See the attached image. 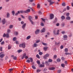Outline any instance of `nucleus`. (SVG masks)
<instances>
[{
	"mask_svg": "<svg viewBox=\"0 0 73 73\" xmlns=\"http://www.w3.org/2000/svg\"><path fill=\"white\" fill-rule=\"evenodd\" d=\"M36 57L37 58H38L39 59H40V56H39V55H38V54H37L36 55Z\"/></svg>",
	"mask_w": 73,
	"mask_h": 73,
	"instance_id": "obj_24",
	"label": "nucleus"
},
{
	"mask_svg": "<svg viewBox=\"0 0 73 73\" xmlns=\"http://www.w3.org/2000/svg\"><path fill=\"white\" fill-rule=\"evenodd\" d=\"M2 22L3 23V24H5V23H6L7 21L5 20V19H4L3 20H2Z\"/></svg>",
	"mask_w": 73,
	"mask_h": 73,
	"instance_id": "obj_8",
	"label": "nucleus"
},
{
	"mask_svg": "<svg viewBox=\"0 0 73 73\" xmlns=\"http://www.w3.org/2000/svg\"><path fill=\"white\" fill-rule=\"evenodd\" d=\"M42 54H43V53L41 52H39V55H42Z\"/></svg>",
	"mask_w": 73,
	"mask_h": 73,
	"instance_id": "obj_37",
	"label": "nucleus"
},
{
	"mask_svg": "<svg viewBox=\"0 0 73 73\" xmlns=\"http://www.w3.org/2000/svg\"><path fill=\"white\" fill-rule=\"evenodd\" d=\"M14 34L15 35H17L18 34V33L17 32L15 31V32Z\"/></svg>",
	"mask_w": 73,
	"mask_h": 73,
	"instance_id": "obj_29",
	"label": "nucleus"
},
{
	"mask_svg": "<svg viewBox=\"0 0 73 73\" xmlns=\"http://www.w3.org/2000/svg\"><path fill=\"white\" fill-rule=\"evenodd\" d=\"M45 64L46 65H49V62L48 61H46L45 62Z\"/></svg>",
	"mask_w": 73,
	"mask_h": 73,
	"instance_id": "obj_23",
	"label": "nucleus"
},
{
	"mask_svg": "<svg viewBox=\"0 0 73 73\" xmlns=\"http://www.w3.org/2000/svg\"><path fill=\"white\" fill-rule=\"evenodd\" d=\"M26 44L25 42H23L19 45L20 47H22L23 48H25V46Z\"/></svg>",
	"mask_w": 73,
	"mask_h": 73,
	"instance_id": "obj_1",
	"label": "nucleus"
},
{
	"mask_svg": "<svg viewBox=\"0 0 73 73\" xmlns=\"http://www.w3.org/2000/svg\"><path fill=\"white\" fill-rule=\"evenodd\" d=\"M69 8H70V7H69L67 6V10H69Z\"/></svg>",
	"mask_w": 73,
	"mask_h": 73,
	"instance_id": "obj_56",
	"label": "nucleus"
},
{
	"mask_svg": "<svg viewBox=\"0 0 73 73\" xmlns=\"http://www.w3.org/2000/svg\"><path fill=\"white\" fill-rule=\"evenodd\" d=\"M44 23H41V26H44Z\"/></svg>",
	"mask_w": 73,
	"mask_h": 73,
	"instance_id": "obj_62",
	"label": "nucleus"
},
{
	"mask_svg": "<svg viewBox=\"0 0 73 73\" xmlns=\"http://www.w3.org/2000/svg\"><path fill=\"white\" fill-rule=\"evenodd\" d=\"M23 50H17V52H18V53H20V52H22Z\"/></svg>",
	"mask_w": 73,
	"mask_h": 73,
	"instance_id": "obj_27",
	"label": "nucleus"
},
{
	"mask_svg": "<svg viewBox=\"0 0 73 73\" xmlns=\"http://www.w3.org/2000/svg\"><path fill=\"white\" fill-rule=\"evenodd\" d=\"M55 69V68L54 67H51L49 68V70H53L54 69Z\"/></svg>",
	"mask_w": 73,
	"mask_h": 73,
	"instance_id": "obj_12",
	"label": "nucleus"
},
{
	"mask_svg": "<svg viewBox=\"0 0 73 73\" xmlns=\"http://www.w3.org/2000/svg\"><path fill=\"white\" fill-rule=\"evenodd\" d=\"M42 44H43V45H46V44L44 42H43L42 43Z\"/></svg>",
	"mask_w": 73,
	"mask_h": 73,
	"instance_id": "obj_57",
	"label": "nucleus"
},
{
	"mask_svg": "<svg viewBox=\"0 0 73 73\" xmlns=\"http://www.w3.org/2000/svg\"><path fill=\"white\" fill-rule=\"evenodd\" d=\"M62 6H65V3H63L62 4Z\"/></svg>",
	"mask_w": 73,
	"mask_h": 73,
	"instance_id": "obj_49",
	"label": "nucleus"
},
{
	"mask_svg": "<svg viewBox=\"0 0 73 73\" xmlns=\"http://www.w3.org/2000/svg\"><path fill=\"white\" fill-rule=\"evenodd\" d=\"M3 49V47H1L0 48V50L1 51V52H2V51L3 50H2Z\"/></svg>",
	"mask_w": 73,
	"mask_h": 73,
	"instance_id": "obj_51",
	"label": "nucleus"
},
{
	"mask_svg": "<svg viewBox=\"0 0 73 73\" xmlns=\"http://www.w3.org/2000/svg\"><path fill=\"white\" fill-rule=\"evenodd\" d=\"M39 67H44V65L40 64L39 66Z\"/></svg>",
	"mask_w": 73,
	"mask_h": 73,
	"instance_id": "obj_35",
	"label": "nucleus"
},
{
	"mask_svg": "<svg viewBox=\"0 0 73 73\" xmlns=\"http://www.w3.org/2000/svg\"><path fill=\"white\" fill-rule=\"evenodd\" d=\"M45 32V29L44 28H43L40 31V32H41V33Z\"/></svg>",
	"mask_w": 73,
	"mask_h": 73,
	"instance_id": "obj_10",
	"label": "nucleus"
},
{
	"mask_svg": "<svg viewBox=\"0 0 73 73\" xmlns=\"http://www.w3.org/2000/svg\"><path fill=\"white\" fill-rule=\"evenodd\" d=\"M41 71V70L39 69H37L36 70V72H40Z\"/></svg>",
	"mask_w": 73,
	"mask_h": 73,
	"instance_id": "obj_42",
	"label": "nucleus"
},
{
	"mask_svg": "<svg viewBox=\"0 0 73 73\" xmlns=\"http://www.w3.org/2000/svg\"><path fill=\"white\" fill-rule=\"evenodd\" d=\"M57 62H60V58L58 59L57 60Z\"/></svg>",
	"mask_w": 73,
	"mask_h": 73,
	"instance_id": "obj_46",
	"label": "nucleus"
},
{
	"mask_svg": "<svg viewBox=\"0 0 73 73\" xmlns=\"http://www.w3.org/2000/svg\"><path fill=\"white\" fill-rule=\"evenodd\" d=\"M26 62H28V63H30V60H27Z\"/></svg>",
	"mask_w": 73,
	"mask_h": 73,
	"instance_id": "obj_41",
	"label": "nucleus"
},
{
	"mask_svg": "<svg viewBox=\"0 0 73 73\" xmlns=\"http://www.w3.org/2000/svg\"><path fill=\"white\" fill-rule=\"evenodd\" d=\"M32 17L31 16H29V19L30 21L32 24H33V22L31 20V19H32Z\"/></svg>",
	"mask_w": 73,
	"mask_h": 73,
	"instance_id": "obj_6",
	"label": "nucleus"
},
{
	"mask_svg": "<svg viewBox=\"0 0 73 73\" xmlns=\"http://www.w3.org/2000/svg\"><path fill=\"white\" fill-rule=\"evenodd\" d=\"M20 12L21 13H25V11H24L23 10L21 11Z\"/></svg>",
	"mask_w": 73,
	"mask_h": 73,
	"instance_id": "obj_31",
	"label": "nucleus"
},
{
	"mask_svg": "<svg viewBox=\"0 0 73 73\" xmlns=\"http://www.w3.org/2000/svg\"><path fill=\"white\" fill-rule=\"evenodd\" d=\"M63 38L64 39L65 38H67V36L66 35H64Z\"/></svg>",
	"mask_w": 73,
	"mask_h": 73,
	"instance_id": "obj_32",
	"label": "nucleus"
},
{
	"mask_svg": "<svg viewBox=\"0 0 73 73\" xmlns=\"http://www.w3.org/2000/svg\"><path fill=\"white\" fill-rule=\"evenodd\" d=\"M64 51L65 52H68V49L67 48H66L64 49Z\"/></svg>",
	"mask_w": 73,
	"mask_h": 73,
	"instance_id": "obj_21",
	"label": "nucleus"
},
{
	"mask_svg": "<svg viewBox=\"0 0 73 73\" xmlns=\"http://www.w3.org/2000/svg\"><path fill=\"white\" fill-rule=\"evenodd\" d=\"M60 25V23H57L56 24V26H57V27H58V26Z\"/></svg>",
	"mask_w": 73,
	"mask_h": 73,
	"instance_id": "obj_55",
	"label": "nucleus"
},
{
	"mask_svg": "<svg viewBox=\"0 0 73 73\" xmlns=\"http://www.w3.org/2000/svg\"><path fill=\"white\" fill-rule=\"evenodd\" d=\"M66 20H70V17H67L66 18Z\"/></svg>",
	"mask_w": 73,
	"mask_h": 73,
	"instance_id": "obj_17",
	"label": "nucleus"
},
{
	"mask_svg": "<svg viewBox=\"0 0 73 73\" xmlns=\"http://www.w3.org/2000/svg\"><path fill=\"white\" fill-rule=\"evenodd\" d=\"M54 17V15L53 14H51L50 15V19L52 20Z\"/></svg>",
	"mask_w": 73,
	"mask_h": 73,
	"instance_id": "obj_7",
	"label": "nucleus"
},
{
	"mask_svg": "<svg viewBox=\"0 0 73 73\" xmlns=\"http://www.w3.org/2000/svg\"><path fill=\"white\" fill-rule=\"evenodd\" d=\"M4 41H3L2 42H1V45H4Z\"/></svg>",
	"mask_w": 73,
	"mask_h": 73,
	"instance_id": "obj_38",
	"label": "nucleus"
},
{
	"mask_svg": "<svg viewBox=\"0 0 73 73\" xmlns=\"http://www.w3.org/2000/svg\"><path fill=\"white\" fill-rule=\"evenodd\" d=\"M63 48H64V46H63V45H62L61 46L60 49H63Z\"/></svg>",
	"mask_w": 73,
	"mask_h": 73,
	"instance_id": "obj_58",
	"label": "nucleus"
},
{
	"mask_svg": "<svg viewBox=\"0 0 73 73\" xmlns=\"http://www.w3.org/2000/svg\"><path fill=\"white\" fill-rule=\"evenodd\" d=\"M37 63L38 65L40 64V62L39 60L37 61Z\"/></svg>",
	"mask_w": 73,
	"mask_h": 73,
	"instance_id": "obj_33",
	"label": "nucleus"
},
{
	"mask_svg": "<svg viewBox=\"0 0 73 73\" xmlns=\"http://www.w3.org/2000/svg\"><path fill=\"white\" fill-rule=\"evenodd\" d=\"M3 41V38H1V39H0V42H1V41Z\"/></svg>",
	"mask_w": 73,
	"mask_h": 73,
	"instance_id": "obj_63",
	"label": "nucleus"
},
{
	"mask_svg": "<svg viewBox=\"0 0 73 73\" xmlns=\"http://www.w3.org/2000/svg\"><path fill=\"white\" fill-rule=\"evenodd\" d=\"M69 15H70L69 13H67V14H66V16H69Z\"/></svg>",
	"mask_w": 73,
	"mask_h": 73,
	"instance_id": "obj_40",
	"label": "nucleus"
},
{
	"mask_svg": "<svg viewBox=\"0 0 73 73\" xmlns=\"http://www.w3.org/2000/svg\"><path fill=\"white\" fill-rule=\"evenodd\" d=\"M49 54H47L43 56V58L44 59H46V58L49 57Z\"/></svg>",
	"mask_w": 73,
	"mask_h": 73,
	"instance_id": "obj_5",
	"label": "nucleus"
},
{
	"mask_svg": "<svg viewBox=\"0 0 73 73\" xmlns=\"http://www.w3.org/2000/svg\"><path fill=\"white\" fill-rule=\"evenodd\" d=\"M11 48V47L9 45L8 46V49H10V48Z\"/></svg>",
	"mask_w": 73,
	"mask_h": 73,
	"instance_id": "obj_53",
	"label": "nucleus"
},
{
	"mask_svg": "<svg viewBox=\"0 0 73 73\" xmlns=\"http://www.w3.org/2000/svg\"><path fill=\"white\" fill-rule=\"evenodd\" d=\"M56 30L54 31V34L55 35H56Z\"/></svg>",
	"mask_w": 73,
	"mask_h": 73,
	"instance_id": "obj_48",
	"label": "nucleus"
},
{
	"mask_svg": "<svg viewBox=\"0 0 73 73\" xmlns=\"http://www.w3.org/2000/svg\"><path fill=\"white\" fill-rule=\"evenodd\" d=\"M43 49L44 51H46L47 50V49H48V47H44Z\"/></svg>",
	"mask_w": 73,
	"mask_h": 73,
	"instance_id": "obj_19",
	"label": "nucleus"
},
{
	"mask_svg": "<svg viewBox=\"0 0 73 73\" xmlns=\"http://www.w3.org/2000/svg\"><path fill=\"white\" fill-rule=\"evenodd\" d=\"M7 18H9V17L10 16V13H7Z\"/></svg>",
	"mask_w": 73,
	"mask_h": 73,
	"instance_id": "obj_14",
	"label": "nucleus"
},
{
	"mask_svg": "<svg viewBox=\"0 0 73 73\" xmlns=\"http://www.w3.org/2000/svg\"><path fill=\"white\" fill-rule=\"evenodd\" d=\"M13 27V25H10L9 26V28H12Z\"/></svg>",
	"mask_w": 73,
	"mask_h": 73,
	"instance_id": "obj_54",
	"label": "nucleus"
},
{
	"mask_svg": "<svg viewBox=\"0 0 73 73\" xmlns=\"http://www.w3.org/2000/svg\"><path fill=\"white\" fill-rule=\"evenodd\" d=\"M49 62H52V60L51 59H50L48 60Z\"/></svg>",
	"mask_w": 73,
	"mask_h": 73,
	"instance_id": "obj_45",
	"label": "nucleus"
},
{
	"mask_svg": "<svg viewBox=\"0 0 73 73\" xmlns=\"http://www.w3.org/2000/svg\"><path fill=\"white\" fill-rule=\"evenodd\" d=\"M11 32V30L9 29H8L7 31V33H9Z\"/></svg>",
	"mask_w": 73,
	"mask_h": 73,
	"instance_id": "obj_60",
	"label": "nucleus"
},
{
	"mask_svg": "<svg viewBox=\"0 0 73 73\" xmlns=\"http://www.w3.org/2000/svg\"><path fill=\"white\" fill-rule=\"evenodd\" d=\"M31 11V10L29 9H28L26 10V11H25V13H28V12H29Z\"/></svg>",
	"mask_w": 73,
	"mask_h": 73,
	"instance_id": "obj_9",
	"label": "nucleus"
},
{
	"mask_svg": "<svg viewBox=\"0 0 73 73\" xmlns=\"http://www.w3.org/2000/svg\"><path fill=\"white\" fill-rule=\"evenodd\" d=\"M3 53L1 52L0 54V57L1 58H3L4 56H5V55L3 54Z\"/></svg>",
	"mask_w": 73,
	"mask_h": 73,
	"instance_id": "obj_4",
	"label": "nucleus"
},
{
	"mask_svg": "<svg viewBox=\"0 0 73 73\" xmlns=\"http://www.w3.org/2000/svg\"><path fill=\"white\" fill-rule=\"evenodd\" d=\"M23 56L22 57V59H24V58H25L26 59H28V56H26V53L23 54Z\"/></svg>",
	"mask_w": 73,
	"mask_h": 73,
	"instance_id": "obj_2",
	"label": "nucleus"
},
{
	"mask_svg": "<svg viewBox=\"0 0 73 73\" xmlns=\"http://www.w3.org/2000/svg\"><path fill=\"white\" fill-rule=\"evenodd\" d=\"M54 3V2L51 1L50 3V5H52Z\"/></svg>",
	"mask_w": 73,
	"mask_h": 73,
	"instance_id": "obj_50",
	"label": "nucleus"
},
{
	"mask_svg": "<svg viewBox=\"0 0 73 73\" xmlns=\"http://www.w3.org/2000/svg\"><path fill=\"white\" fill-rule=\"evenodd\" d=\"M9 70L10 72V73H12V71L13 70V68H11L10 69H9Z\"/></svg>",
	"mask_w": 73,
	"mask_h": 73,
	"instance_id": "obj_20",
	"label": "nucleus"
},
{
	"mask_svg": "<svg viewBox=\"0 0 73 73\" xmlns=\"http://www.w3.org/2000/svg\"><path fill=\"white\" fill-rule=\"evenodd\" d=\"M54 58H57V55H54Z\"/></svg>",
	"mask_w": 73,
	"mask_h": 73,
	"instance_id": "obj_47",
	"label": "nucleus"
},
{
	"mask_svg": "<svg viewBox=\"0 0 73 73\" xmlns=\"http://www.w3.org/2000/svg\"><path fill=\"white\" fill-rule=\"evenodd\" d=\"M37 8H40V5L39 4H38L37 5Z\"/></svg>",
	"mask_w": 73,
	"mask_h": 73,
	"instance_id": "obj_30",
	"label": "nucleus"
},
{
	"mask_svg": "<svg viewBox=\"0 0 73 73\" xmlns=\"http://www.w3.org/2000/svg\"><path fill=\"white\" fill-rule=\"evenodd\" d=\"M16 37H14L13 38V41H16Z\"/></svg>",
	"mask_w": 73,
	"mask_h": 73,
	"instance_id": "obj_52",
	"label": "nucleus"
},
{
	"mask_svg": "<svg viewBox=\"0 0 73 73\" xmlns=\"http://www.w3.org/2000/svg\"><path fill=\"white\" fill-rule=\"evenodd\" d=\"M40 42V40L39 39L38 40H37L36 42V43H38L39 42Z\"/></svg>",
	"mask_w": 73,
	"mask_h": 73,
	"instance_id": "obj_22",
	"label": "nucleus"
},
{
	"mask_svg": "<svg viewBox=\"0 0 73 73\" xmlns=\"http://www.w3.org/2000/svg\"><path fill=\"white\" fill-rule=\"evenodd\" d=\"M13 59L15 60H17V57H16V56H14L13 57Z\"/></svg>",
	"mask_w": 73,
	"mask_h": 73,
	"instance_id": "obj_43",
	"label": "nucleus"
},
{
	"mask_svg": "<svg viewBox=\"0 0 73 73\" xmlns=\"http://www.w3.org/2000/svg\"><path fill=\"white\" fill-rule=\"evenodd\" d=\"M3 37H6L7 38H9V35L8 34H5L4 33L3 35Z\"/></svg>",
	"mask_w": 73,
	"mask_h": 73,
	"instance_id": "obj_3",
	"label": "nucleus"
},
{
	"mask_svg": "<svg viewBox=\"0 0 73 73\" xmlns=\"http://www.w3.org/2000/svg\"><path fill=\"white\" fill-rule=\"evenodd\" d=\"M11 13L13 14V16H14L15 14V11H13L11 12Z\"/></svg>",
	"mask_w": 73,
	"mask_h": 73,
	"instance_id": "obj_18",
	"label": "nucleus"
},
{
	"mask_svg": "<svg viewBox=\"0 0 73 73\" xmlns=\"http://www.w3.org/2000/svg\"><path fill=\"white\" fill-rule=\"evenodd\" d=\"M61 18L62 19H65V17L64 16H62L61 17Z\"/></svg>",
	"mask_w": 73,
	"mask_h": 73,
	"instance_id": "obj_25",
	"label": "nucleus"
},
{
	"mask_svg": "<svg viewBox=\"0 0 73 73\" xmlns=\"http://www.w3.org/2000/svg\"><path fill=\"white\" fill-rule=\"evenodd\" d=\"M33 1H34V0H29V1L30 2H33Z\"/></svg>",
	"mask_w": 73,
	"mask_h": 73,
	"instance_id": "obj_64",
	"label": "nucleus"
},
{
	"mask_svg": "<svg viewBox=\"0 0 73 73\" xmlns=\"http://www.w3.org/2000/svg\"><path fill=\"white\" fill-rule=\"evenodd\" d=\"M20 11H18L17 13H15V15L16 16H17L19 15V14H20Z\"/></svg>",
	"mask_w": 73,
	"mask_h": 73,
	"instance_id": "obj_13",
	"label": "nucleus"
},
{
	"mask_svg": "<svg viewBox=\"0 0 73 73\" xmlns=\"http://www.w3.org/2000/svg\"><path fill=\"white\" fill-rule=\"evenodd\" d=\"M61 66H62V67H64L65 66V64H61Z\"/></svg>",
	"mask_w": 73,
	"mask_h": 73,
	"instance_id": "obj_34",
	"label": "nucleus"
},
{
	"mask_svg": "<svg viewBox=\"0 0 73 73\" xmlns=\"http://www.w3.org/2000/svg\"><path fill=\"white\" fill-rule=\"evenodd\" d=\"M61 72V70H59L58 71V73H60Z\"/></svg>",
	"mask_w": 73,
	"mask_h": 73,
	"instance_id": "obj_39",
	"label": "nucleus"
},
{
	"mask_svg": "<svg viewBox=\"0 0 73 73\" xmlns=\"http://www.w3.org/2000/svg\"><path fill=\"white\" fill-rule=\"evenodd\" d=\"M42 20L43 21H44V22H45V19H43V18H41Z\"/></svg>",
	"mask_w": 73,
	"mask_h": 73,
	"instance_id": "obj_59",
	"label": "nucleus"
},
{
	"mask_svg": "<svg viewBox=\"0 0 73 73\" xmlns=\"http://www.w3.org/2000/svg\"><path fill=\"white\" fill-rule=\"evenodd\" d=\"M26 23H25L22 26V28L23 29H25V26H26Z\"/></svg>",
	"mask_w": 73,
	"mask_h": 73,
	"instance_id": "obj_11",
	"label": "nucleus"
},
{
	"mask_svg": "<svg viewBox=\"0 0 73 73\" xmlns=\"http://www.w3.org/2000/svg\"><path fill=\"white\" fill-rule=\"evenodd\" d=\"M31 36L30 35H29L27 36V40H29L31 38Z\"/></svg>",
	"mask_w": 73,
	"mask_h": 73,
	"instance_id": "obj_15",
	"label": "nucleus"
},
{
	"mask_svg": "<svg viewBox=\"0 0 73 73\" xmlns=\"http://www.w3.org/2000/svg\"><path fill=\"white\" fill-rule=\"evenodd\" d=\"M32 68L34 69H36V67H35V66L34 65H33L32 66Z\"/></svg>",
	"mask_w": 73,
	"mask_h": 73,
	"instance_id": "obj_28",
	"label": "nucleus"
},
{
	"mask_svg": "<svg viewBox=\"0 0 73 73\" xmlns=\"http://www.w3.org/2000/svg\"><path fill=\"white\" fill-rule=\"evenodd\" d=\"M60 32V31L59 30H58L57 31V32L56 33V34L57 35H59V32Z\"/></svg>",
	"mask_w": 73,
	"mask_h": 73,
	"instance_id": "obj_36",
	"label": "nucleus"
},
{
	"mask_svg": "<svg viewBox=\"0 0 73 73\" xmlns=\"http://www.w3.org/2000/svg\"><path fill=\"white\" fill-rule=\"evenodd\" d=\"M34 47H36L37 46V44L34 43Z\"/></svg>",
	"mask_w": 73,
	"mask_h": 73,
	"instance_id": "obj_26",
	"label": "nucleus"
},
{
	"mask_svg": "<svg viewBox=\"0 0 73 73\" xmlns=\"http://www.w3.org/2000/svg\"><path fill=\"white\" fill-rule=\"evenodd\" d=\"M21 16L22 17V18H23V19H25V17L24 16H23L22 15H21Z\"/></svg>",
	"mask_w": 73,
	"mask_h": 73,
	"instance_id": "obj_61",
	"label": "nucleus"
},
{
	"mask_svg": "<svg viewBox=\"0 0 73 73\" xmlns=\"http://www.w3.org/2000/svg\"><path fill=\"white\" fill-rule=\"evenodd\" d=\"M30 60L31 62H32L33 61V59L32 58H30Z\"/></svg>",
	"mask_w": 73,
	"mask_h": 73,
	"instance_id": "obj_44",
	"label": "nucleus"
},
{
	"mask_svg": "<svg viewBox=\"0 0 73 73\" xmlns=\"http://www.w3.org/2000/svg\"><path fill=\"white\" fill-rule=\"evenodd\" d=\"M40 31V30H37L36 31H35V33L36 34H38V33H39Z\"/></svg>",
	"mask_w": 73,
	"mask_h": 73,
	"instance_id": "obj_16",
	"label": "nucleus"
}]
</instances>
